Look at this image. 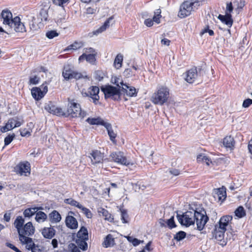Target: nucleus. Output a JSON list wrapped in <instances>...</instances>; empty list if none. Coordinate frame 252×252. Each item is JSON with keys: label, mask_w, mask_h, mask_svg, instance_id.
<instances>
[{"label": "nucleus", "mask_w": 252, "mask_h": 252, "mask_svg": "<svg viewBox=\"0 0 252 252\" xmlns=\"http://www.w3.org/2000/svg\"><path fill=\"white\" fill-rule=\"evenodd\" d=\"M39 78L37 76H31L30 78V85H36L39 83Z\"/></svg>", "instance_id": "864d4df0"}, {"label": "nucleus", "mask_w": 252, "mask_h": 252, "mask_svg": "<svg viewBox=\"0 0 252 252\" xmlns=\"http://www.w3.org/2000/svg\"><path fill=\"white\" fill-rule=\"evenodd\" d=\"M55 5L63 6V4L67 3L69 0H52Z\"/></svg>", "instance_id": "6e6d98bb"}, {"label": "nucleus", "mask_w": 252, "mask_h": 252, "mask_svg": "<svg viewBox=\"0 0 252 252\" xmlns=\"http://www.w3.org/2000/svg\"><path fill=\"white\" fill-rule=\"evenodd\" d=\"M120 88L111 85H106L101 88L105 97L111 98L114 100H119L121 98V92Z\"/></svg>", "instance_id": "39448f33"}, {"label": "nucleus", "mask_w": 252, "mask_h": 252, "mask_svg": "<svg viewBox=\"0 0 252 252\" xmlns=\"http://www.w3.org/2000/svg\"><path fill=\"white\" fill-rule=\"evenodd\" d=\"M32 252H42V250L38 245H32Z\"/></svg>", "instance_id": "e2e57ef3"}, {"label": "nucleus", "mask_w": 252, "mask_h": 252, "mask_svg": "<svg viewBox=\"0 0 252 252\" xmlns=\"http://www.w3.org/2000/svg\"><path fill=\"white\" fill-rule=\"evenodd\" d=\"M59 35L58 33L56 31H48L46 33V36L49 39H52Z\"/></svg>", "instance_id": "3c124183"}, {"label": "nucleus", "mask_w": 252, "mask_h": 252, "mask_svg": "<svg viewBox=\"0 0 252 252\" xmlns=\"http://www.w3.org/2000/svg\"><path fill=\"white\" fill-rule=\"evenodd\" d=\"M161 17V10L160 9H156L154 12V15L153 19L150 18L145 19L144 21V24L146 26L150 27L153 25L154 22L157 24H159L160 23V19Z\"/></svg>", "instance_id": "a211bd4d"}, {"label": "nucleus", "mask_w": 252, "mask_h": 252, "mask_svg": "<svg viewBox=\"0 0 252 252\" xmlns=\"http://www.w3.org/2000/svg\"><path fill=\"white\" fill-rule=\"evenodd\" d=\"M20 134L22 136H28L31 135L30 132L26 129H21L20 130Z\"/></svg>", "instance_id": "0e129e2a"}, {"label": "nucleus", "mask_w": 252, "mask_h": 252, "mask_svg": "<svg viewBox=\"0 0 252 252\" xmlns=\"http://www.w3.org/2000/svg\"><path fill=\"white\" fill-rule=\"evenodd\" d=\"M44 109L48 112L58 116H63L65 114L62 108L54 105L51 102L45 104Z\"/></svg>", "instance_id": "f3484780"}, {"label": "nucleus", "mask_w": 252, "mask_h": 252, "mask_svg": "<svg viewBox=\"0 0 252 252\" xmlns=\"http://www.w3.org/2000/svg\"><path fill=\"white\" fill-rule=\"evenodd\" d=\"M14 169L17 174L27 176V174L30 173V164L28 161L21 162L15 166Z\"/></svg>", "instance_id": "4468645a"}, {"label": "nucleus", "mask_w": 252, "mask_h": 252, "mask_svg": "<svg viewBox=\"0 0 252 252\" xmlns=\"http://www.w3.org/2000/svg\"><path fill=\"white\" fill-rule=\"evenodd\" d=\"M106 124L107 126H104V127L107 130L108 134L110 137V139L113 143H116L115 138L116 136V134L113 131L111 125L108 122L106 123Z\"/></svg>", "instance_id": "c9c22d12"}, {"label": "nucleus", "mask_w": 252, "mask_h": 252, "mask_svg": "<svg viewBox=\"0 0 252 252\" xmlns=\"http://www.w3.org/2000/svg\"><path fill=\"white\" fill-rule=\"evenodd\" d=\"M203 33H206V32H208L209 34L210 35V36H212L214 35V32H213V30H210L209 29V27L208 26H207V27L205 28L203 30Z\"/></svg>", "instance_id": "69168bd1"}, {"label": "nucleus", "mask_w": 252, "mask_h": 252, "mask_svg": "<svg viewBox=\"0 0 252 252\" xmlns=\"http://www.w3.org/2000/svg\"><path fill=\"white\" fill-rule=\"evenodd\" d=\"M25 220L21 216H18L15 219L14 224L16 228L18 234H22V229L23 227Z\"/></svg>", "instance_id": "bb28decb"}, {"label": "nucleus", "mask_w": 252, "mask_h": 252, "mask_svg": "<svg viewBox=\"0 0 252 252\" xmlns=\"http://www.w3.org/2000/svg\"><path fill=\"white\" fill-rule=\"evenodd\" d=\"M6 245L7 247L10 248L15 252H17V251L18 250L17 248H16L15 246H14L13 244L9 243H6Z\"/></svg>", "instance_id": "774afa93"}, {"label": "nucleus", "mask_w": 252, "mask_h": 252, "mask_svg": "<svg viewBox=\"0 0 252 252\" xmlns=\"http://www.w3.org/2000/svg\"><path fill=\"white\" fill-rule=\"evenodd\" d=\"M251 104H252V99L250 98H247L243 101L242 106L244 108H248Z\"/></svg>", "instance_id": "4d7b16f0"}, {"label": "nucleus", "mask_w": 252, "mask_h": 252, "mask_svg": "<svg viewBox=\"0 0 252 252\" xmlns=\"http://www.w3.org/2000/svg\"><path fill=\"white\" fill-rule=\"evenodd\" d=\"M48 17V11L46 9H41L39 14L37 16V19L40 22L47 21Z\"/></svg>", "instance_id": "e433bc0d"}, {"label": "nucleus", "mask_w": 252, "mask_h": 252, "mask_svg": "<svg viewBox=\"0 0 252 252\" xmlns=\"http://www.w3.org/2000/svg\"><path fill=\"white\" fill-rule=\"evenodd\" d=\"M121 218L123 223L127 222V219L128 218V215L125 210H121Z\"/></svg>", "instance_id": "8fccbe9b"}, {"label": "nucleus", "mask_w": 252, "mask_h": 252, "mask_svg": "<svg viewBox=\"0 0 252 252\" xmlns=\"http://www.w3.org/2000/svg\"><path fill=\"white\" fill-rule=\"evenodd\" d=\"M207 156H206L204 154H200L197 156V160L198 162H203L206 158H207Z\"/></svg>", "instance_id": "680f3d73"}, {"label": "nucleus", "mask_w": 252, "mask_h": 252, "mask_svg": "<svg viewBox=\"0 0 252 252\" xmlns=\"http://www.w3.org/2000/svg\"><path fill=\"white\" fill-rule=\"evenodd\" d=\"M213 194L214 197L218 198L220 201L224 200L226 196L225 189L223 188L215 189Z\"/></svg>", "instance_id": "aec40b11"}, {"label": "nucleus", "mask_w": 252, "mask_h": 252, "mask_svg": "<svg viewBox=\"0 0 252 252\" xmlns=\"http://www.w3.org/2000/svg\"><path fill=\"white\" fill-rule=\"evenodd\" d=\"M114 239L111 235L109 234L106 237L103 243V245L105 248H108L113 245Z\"/></svg>", "instance_id": "a19ab883"}, {"label": "nucleus", "mask_w": 252, "mask_h": 252, "mask_svg": "<svg viewBox=\"0 0 252 252\" xmlns=\"http://www.w3.org/2000/svg\"><path fill=\"white\" fill-rule=\"evenodd\" d=\"M232 220V217L230 215H225L221 217L218 222V224L215 225L220 228V229L226 231L227 228L230 226V223Z\"/></svg>", "instance_id": "dca6fc26"}, {"label": "nucleus", "mask_w": 252, "mask_h": 252, "mask_svg": "<svg viewBox=\"0 0 252 252\" xmlns=\"http://www.w3.org/2000/svg\"><path fill=\"white\" fill-rule=\"evenodd\" d=\"M67 114L72 118L79 117L81 119L87 116L86 112L81 109L80 104L70 99H68Z\"/></svg>", "instance_id": "20e7f679"}, {"label": "nucleus", "mask_w": 252, "mask_h": 252, "mask_svg": "<svg viewBox=\"0 0 252 252\" xmlns=\"http://www.w3.org/2000/svg\"><path fill=\"white\" fill-rule=\"evenodd\" d=\"M223 144L227 148L232 149L234 146L233 138L231 136H226L223 141Z\"/></svg>", "instance_id": "473e14b6"}, {"label": "nucleus", "mask_w": 252, "mask_h": 252, "mask_svg": "<svg viewBox=\"0 0 252 252\" xmlns=\"http://www.w3.org/2000/svg\"><path fill=\"white\" fill-rule=\"evenodd\" d=\"M166 223L168 227L171 229L175 227L176 226V224L174 220V217L172 216L168 219L166 221Z\"/></svg>", "instance_id": "5fc2aeb1"}, {"label": "nucleus", "mask_w": 252, "mask_h": 252, "mask_svg": "<svg viewBox=\"0 0 252 252\" xmlns=\"http://www.w3.org/2000/svg\"><path fill=\"white\" fill-rule=\"evenodd\" d=\"M83 46V43L81 42H75L74 43L69 45L65 49V51H68L70 50H76Z\"/></svg>", "instance_id": "ea45409f"}, {"label": "nucleus", "mask_w": 252, "mask_h": 252, "mask_svg": "<svg viewBox=\"0 0 252 252\" xmlns=\"http://www.w3.org/2000/svg\"><path fill=\"white\" fill-rule=\"evenodd\" d=\"M86 121L91 125H101L103 126H107V122L104 121L103 119L100 118H88Z\"/></svg>", "instance_id": "cd10ccee"}, {"label": "nucleus", "mask_w": 252, "mask_h": 252, "mask_svg": "<svg viewBox=\"0 0 252 252\" xmlns=\"http://www.w3.org/2000/svg\"><path fill=\"white\" fill-rule=\"evenodd\" d=\"M186 233L182 231H179L174 236V239L177 241H181L185 238Z\"/></svg>", "instance_id": "de8ad7c7"}, {"label": "nucleus", "mask_w": 252, "mask_h": 252, "mask_svg": "<svg viewBox=\"0 0 252 252\" xmlns=\"http://www.w3.org/2000/svg\"><path fill=\"white\" fill-rule=\"evenodd\" d=\"M233 9L234 7L232 5V3L231 2H227L225 14H227L228 15H231V13L232 12Z\"/></svg>", "instance_id": "09e8293b"}, {"label": "nucleus", "mask_w": 252, "mask_h": 252, "mask_svg": "<svg viewBox=\"0 0 252 252\" xmlns=\"http://www.w3.org/2000/svg\"><path fill=\"white\" fill-rule=\"evenodd\" d=\"M120 84L122 86L120 90L121 94H126L129 97H134L137 95V91L134 87L129 86L127 84L124 83L123 81H121Z\"/></svg>", "instance_id": "2eb2a0df"}, {"label": "nucleus", "mask_w": 252, "mask_h": 252, "mask_svg": "<svg viewBox=\"0 0 252 252\" xmlns=\"http://www.w3.org/2000/svg\"><path fill=\"white\" fill-rule=\"evenodd\" d=\"M235 215L239 218H242L246 216V212L243 207L239 206L235 211Z\"/></svg>", "instance_id": "37998d69"}, {"label": "nucleus", "mask_w": 252, "mask_h": 252, "mask_svg": "<svg viewBox=\"0 0 252 252\" xmlns=\"http://www.w3.org/2000/svg\"><path fill=\"white\" fill-rule=\"evenodd\" d=\"M218 19L220 20L223 23L226 25L229 28H230L233 24V19L231 15L225 14L222 15L220 14L218 16Z\"/></svg>", "instance_id": "5701e85b"}, {"label": "nucleus", "mask_w": 252, "mask_h": 252, "mask_svg": "<svg viewBox=\"0 0 252 252\" xmlns=\"http://www.w3.org/2000/svg\"><path fill=\"white\" fill-rule=\"evenodd\" d=\"M120 79L118 78L115 77L114 79H112V83L116 85L118 87V88H122V86L121 85L120 82L122 81H120Z\"/></svg>", "instance_id": "052dcab7"}, {"label": "nucleus", "mask_w": 252, "mask_h": 252, "mask_svg": "<svg viewBox=\"0 0 252 252\" xmlns=\"http://www.w3.org/2000/svg\"><path fill=\"white\" fill-rule=\"evenodd\" d=\"M110 156L115 162L126 166L132 165L131 161L127 159L123 152L120 151L114 152L111 154Z\"/></svg>", "instance_id": "6e6552de"}, {"label": "nucleus", "mask_w": 252, "mask_h": 252, "mask_svg": "<svg viewBox=\"0 0 252 252\" xmlns=\"http://www.w3.org/2000/svg\"><path fill=\"white\" fill-rule=\"evenodd\" d=\"M49 217L50 221L52 223H58L60 222L62 219L61 215L56 210H54L51 212L49 215Z\"/></svg>", "instance_id": "c756f323"}, {"label": "nucleus", "mask_w": 252, "mask_h": 252, "mask_svg": "<svg viewBox=\"0 0 252 252\" xmlns=\"http://www.w3.org/2000/svg\"><path fill=\"white\" fill-rule=\"evenodd\" d=\"M42 209L43 208L42 207H35L33 208H27L24 210L23 215L25 218H30L35 214L36 212L38 210Z\"/></svg>", "instance_id": "393cba45"}, {"label": "nucleus", "mask_w": 252, "mask_h": 252, "mask_svg": "<svg viewBox=\"0 0 252 252\" xmlns=\"http://www.w3.org/2000/svg\"><path fill=\"white\" fill-rule=\"evenodd\" d=\"M193 6L194 5L190 0L184 1L180 6L178 16L181 18L189 16L193 10Z\"/></svg>", "instance_id": "1a4fd4ad"}, {"label": "nucleus", "mask_w": 252, "mask_h": 252, "mask_svg": "<svg viewBox=\"0 0 252 252\" xmlns=\"http://www.w3.org/2000/svg\"><path fill=\"white\" fill-rule=\"evenodd\" d=\"M63 76L65 80L72 79L77 80L84 77L80 73L71 70L69 66H64L63 71Z\"/></svg>", "instance_id": "ddd939ff"}, {"label": "nucleus", "mask_w": 252, "mask_h": 252, "mask_svg": "<svg viewBox=\"0 0 252 252\" xmlns=\"http://www.w3.org/2000/svg\"><path fill=\"white\" fill-rule=\"evenodd\" d=\"M98 213L99 214H101L103 217H105V220H107L108 221L111 222L113 218L111 214H110L107 210L103 208H100L98 210Z\"/></svg>", "instance_id": "58836bf2"}, {"label": "nucleus", "mask_w": 252, "mask_h": 252, "mask_svg": "<svg viewBox=\"0 0 252 252\" xmlns=\"http://www.w3.org/2000/svg\"><path fill=\"white\" fill-rule=\"evenodd\" d=\"M15 137V134L13 133L11 135H8L4 138V145L7 146L9 145L13 140Z\"/></svg>", "instance_id": "603ef678"}, {"label": "nucleus", "mask_w": 252, "mask_h": 252, "mask_svg": "<svg viewBox=\"0 0 252 252\" xmlns=\"http://www.w3.org/2000/svg\"><path fill=\"white\" fill-rule=\"evenodd\" d=\"M64 202L66 204H68L71 206L76 207L78 208V209H80V208L81 206V204H80L77 201L74 200L72 198H67L65 199L64 200Z\"/></svg>", "instance_id": "c03bdc74"}, {"label": "nucleus", "mask_w": 252, "mask_h": 252, "mask_svg": "<svg viewBox=\"0 0 252 252\" xmlns=\"http://www.w3.org/2000/svg\"><path fill=\"white\" fill-rule=\"evenodd\" d=\"M91 160L93 164L100 163L103 159V155L98 151H93L91 154Z\"/></svg>", "instance_id": "4be33fe9"}, {"label": "nucleus", "mask_w": 252, "mask_h": 252, "mask_svg": "<svg viewBox=\"0 0 252 252\" xmlns=\"http://www.w3.org/2000/svg\"><path fill=\"white\" fill-rule=\"evenodd\" d=\"M21 243H22L23 244H27V246H26V248L28 250H32V245H34V244L32 242V241L31 242H21Z\"/></svg>", "instance_id": "bf43d9fd"}, {"label": "nucleus", "mask_w": 252, "mask_h": 252, "mask_svg": "<svg viewBox=\"0 0 252 252\" xmlns=\"http://www.w3.org/2000/svg\"><path fill=\"white\" fill-rule=\"evenodd\" d=\"M202 69L196 67H193L188 71L185 74V80L189 83H192L199 76H201Z\"/></svg>", "instance_id": "9d476101"}, {"label": "nucleus", "mask_w": 252, "mask_h": 252, "mask_svg": "<svg viewBox=\"0 0 252 252\" xmlns=\"http://www.w3.org/2000/svg\"><path fill=\"white\" fill-rule=\"evenodd\" d=\"M95 74V78L98 81H101L103 78V74L100 71L97 70L94 73Z\"/></svg>", "instance_id": "13d9d810"}, {"label": "nucleus", "mask_w": 252, "mask_h": 252, "mask_svg": "<svg viewBox=\"0 0 252 252\" xmlns=\"http://www.w3.org/2000/svg\"><path fill=\"white\" fill-rule=\"evenodd\" d=\"M170 96L169 89L165 86H159L152 94L151 100L155 104L162 105Z\"/></svg>", "instance_id": "7ed1b4c3"}, {"label": "nucleus", "mask_w": 252, "mask_h": 252, "mask_svg": "<svg viewBox=\"0 0 252 252\" xmlns=\"http://www.w3.org/2000/svg\"><path fill=\"white\" fill-rule=\"evenodd\" d=\"M233 4L235 12L239 14L245 5L246 2L244 0H234Z\"/></svg>", "instance_id": "c85d7f7f"}, {"label": "nucleus", "mask_w": 252, "mask_h": 252, "mask_svg": "<svg viewBox=\"0 0 252 252\" xmlns=\"http://www.w3.org/2000/svg\"><path fill=\"white\" fill-rule=\"evenodd\" d=\"M177 219L181 225L189 226L196 222L198 230H202L208 220L205 214L195 210L187 211L182 215H177Z\"/></svg>", "instance_id": "f257e3e1"}, {"label": "nucleus", "mask_w": 252, "mask_h": 252, "mask_svg": "<svg viewBox=\"0 0 252 252\" xmlns=\"http://www.w3.org/2000/svg\"><path fill=\"white\" fill-rule=\"evenodd\" d=\"M76 239L88 240V232L87 229L82 226L77 233Z\"/></svg>", "instance_id": "7c9ffc66"}, {"label": "nucleus", "mask_w": 252, "mask_h": 252, "mask_svg": "<svg viewBox=\"0 0 252 252\" xmlns=\"http://www.w3.org/2000/svg\"><path fill=\"white\" fill-rule=\"evenodd\" d=\"M47 219V215L43 212L39 211L35 213V220L38 223H42L45 221Z\"/></svg>", "instance_id": "f704fd0d"}, {"label": "nucleus", "mask_w": 252, "mask_h": 252, "mask_svg": "<svg viewBox=\"0 0 252 252\" xmlns=\"http://www.w3.org/2000/svg\"><path fill=\"white\" fill-rule=\"evenodd\" d=\"M126 238L127 240L130 243H132V245L135 247L138 246L140 243H143V241L139 240L138 239L134 238L132 236H127Z\"/></svg>", "instance_id": "a18cd8bd"}, {"label": "nucleus", "mask_w": 252, "mask_h": 252, "mask_svg": "<svg viewBox=\"0 0 252 252\" xmlns=\"http://www.w3.org/2000/svg\"><path fill=\"white\" fill-rule=\"evenodd\" d=\"M28 21L30 28L31 30L35 31L38 28V24L41 22L33 15H29L28 16Z\"/></svg>", "instance_id": "412c9836"}, {"label": "nucleus", "mask_w": 252, "mask_h": 252, "mask_svg": "<svg viewBox=\"0 0 252 252\" xmlns=\"http://www.w3.org/2000/svg\"><path fill=\"white\" fill-rule=\"evenodd\" d=\"M123 61V56L121 54H118L116 57L114 62V65L117 69H119L121 67L122 63Z\"/></svg>", "instance_id": "4c0bfd02"}, {"label": "nucleus", "mask_w": 252, "mask_h": 252, "mask_svg": "<svg viewBox=\"0 0 252 252\" xmlns=\"http://www.w3.org/2000/svg\"><path fill=\"white\" fill-rule=\"evenodd\" d=\"M86 60L88 63L94 64L95 61V55L94 54H89L88 55L85 53L83 54L79 57L78 60L80 62Z\"/></svg>", "instance_id": "b1692460"}, {"label": "nucleus", "mask_w": 252, "mask_h": 252, "mask_svg": "<svg viewBox=\"0 0 252 252\" xmlns=\"http://www.w3.org/2000/svg\"><path fill=\"white\" fill-rule=\"evenodd\" d=\"M56 231L52 227H45L42 230L43 237L47 239H52L55 234Z\"/></svg>", "instance_id": "a878e982"}, {"label": "nucleus", "mask_w": 252, "mask_h": 252, "mask_svg": "<svg viewBox=\"0 0 252 252\" xmlns=\"http://www.w3.org/2000/svg\"><path fill=\"white\" fill-rule=\"evenodd\" d=\"M1 17L3 24L13 28L16 32H23L26 31L25 26L20 21V18L16 16L13 18L12 14L9 10L7 9L2 10Z\"/></svg>", "instance_id": "f03ea898"}, {"label": "nucleus", "mask_w": 252, "mask_h": 252, "mask_svg": "<svg viewBox=\"0 0 252 252\" xmlns=\"http://www.w3.org/2000/svg\"><path fill=\"white\" fill-rule=\"evenodd\" d=\"M88 240L76 239V243L78 247L83 251H86L88 249L87 241Z\"/></svg>", "instance_id": "79ce46f5"}, {"label": "nucleus", "mask_w": 252, "mask_h": 252, "mask_svg": "<svg viewBox=\"0 0 252 252\" xmlns=\"http://www.w3.org/2000/svg\"><path fill=\"white\" fill-rule=\"evenodd\" d=\"M226 230L220 229L219 227L215 226L214 235L215 238L219 241H221L224 237Z\"/></svg>", "instance_id": "72a5a7b5"}, {"label": "nucleus", "mask_w": 252, "mask_h": 252, "mask_svg": "<svg viewBox=\"0 0 252 252\" xmlns=\"http://www.w3.org/2000/svg\"><path fill=\"white\" fill-rule=\"evenodd\" d=\"M96 11V9H94L93 8H92V7H88L86 9V13L87 14H94L95 12V11Z\"/></svg>", "instance_id": "338daca9"}, {"label": "nucleus", "mask_w": 252, "mask_h": 252, "mask_svg": "<svg viewBox=\"0 0 252 252\" xmlns=\"http://www.w3.org/2000/svg\"><path fill=\"white\" fill-rule=\"evenodd\" d=\"M34 227L31 222H27L22 229V234H19L21 242H31L32 238L26 236H32L34 233Z\"/></svg>", "instance_id": "423d86ee"}, {"label": "nucleus", "mask_w": 252, "mask_h": 252, "mask_svg": "<svg viewBox=\"0 0 252 252\" xmlns=\"http://www.w3.org/2000/svg\"><path fill=\"white\" fill-rule=\"evenodd\" d=\"M99 92V89L97 86L90 87L88 91L85 90H83L81 92V94L83 97H90L93 99V102L96 104L98 102L99 96L98 94Z\"/></svg>", "instance_id": "0eeeda50"}, {"label": "nucleus", "mask_w": 252, "mask_h": 252, "mask_svg": "<svg viewBox=\"0 0 252 252\" xmlns=\"http://www.w3.org/2000/svg\"><path fill=\"white\" fill-rule=\"evenodd\" d=\"M113 19L112 17L109 18L107 19L103 24L102 26H101L100 28H99L96 30L94 31V34L97 35L99 33H100L105 31L106 29L109 27L110 26V22Z\"/></svg>", "instance_id": "2f4dec72"}, {"label": "nucleus", "mask_w": 252, "mask_h": 252, "mask_svg": "<svg viewBox=\"0 0 252 252\" xmlns=\"http://www.w3.org/2000/svg\"><path fill=\"white\" fill-rule=\"evenodd\" d=\"M65 224L68 228L71 229L78 227V222L76 219L72 216H67L65 219Z\"/></svg>", "instance_id": "6ab92c4d"}, {"label": "nucleus", "mask_w": 252, "mask_h": 252, "mask_svg": "<svg viewBox=\"0 0 252 252\" xmlns=\"http://www.w3.org/2000/svg\"><path fill=\"white\" fill-rule=\"evenodd\" d=\"M48 92V87L46 85L43 84L40 88L34 87L31 90L32 97L36 100L41 99Z\"/></svg>", "instance_id": "9b49d317"}, {"label": "nucleus", "mask_w": 252, "mask_h": 252, "mask_svg": "<svg viewBox=\"0 0 252 252\" xmlns=\"http://www.w3.org/2000/svg\"><path fill=\"white\" fill-rule=\"evenodd\" d=\"M79 209L82 211L88 218H91L92 217V214L89 209L81 205Z\"/></svg>", "instance_id": "49530a36"}, {"label": "nucleus", "mask_w": 252, "mask_h": 252, "mask_svg": "<svg viewBox=\"0 0 252 252\" xmlns=\"http://www.w3.org/2000/svg\"><path fill=\"white\" fill-rule=\"evenodd\" d=\"M22 123L23 121L22 119L18 117L12 118L10 119L6 124L5 126L1 128V131L2 132H6L15 127L20 126L22 125Z\"/></svg>", "instance_id": "f8f14e48"}]
</instances>
